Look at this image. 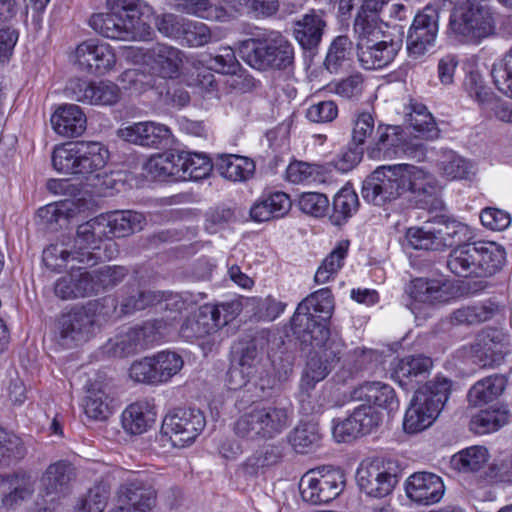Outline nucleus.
I'll return each mask as SVG.
<instances>
[{
    "mask_svg": "<svg viewBox=\"0 0 512 512\" xmlns=\"http://www.w3.org/2000/svg\"><path fill=\"white\" fill-rule=\"evenodd\" d=\"M432 175L408 164L383 165L376 168L363 181L361 194L365 201L383 206L410 193L417 202L436 194Z\"/></svg>",
    "mask_w": 512,
    "mask_h": 512,
    "instance_id": "f257e3e1",
    "label": "nucleus"
},
{
    "mask_svg": "<svg viewBox=\"0 0 512 512\" xmlns=\"http://www.w3.org/2000/svg\"><path fill=\"white\" fill-rule=\"evenodd\" d=\"M106 13L93 14L89 25L98 34L116 40H147L152 28L142 18L140 0H107Z\"/></svg>",
    "mask_w": 512,
    "mask_h": 512,
    "instance_id": "f03ea898",
    "label": "nucleus"
},
{
    "mask_svg": "<svg viewBox=\"0 0 512 512\" xmlns=\"http://www.w3.org/2000/svg\"><path fill=\"white\" fill-rule=\"evenodd\" d=\"M505 249L491 241H476L454 248L447 257V268L459 277L487 278L501 270Z\"/></svg>",
    "mask_w": 512,
    "mask_h": 512,
    "instance_id": "7ed1b4c3",
    "label": "nucleus"
},
{
    "mask_svg": "<svg viewBox=\"0 0 512 512\" xmlns=\"http://www.w3.org/2000/svg\"><path fill=\"white\" fill-rule=\"evenodd\" d=\"M494 30V18L484 0H459L450 12L447 35L458 43L477 44Z\"/></svg>",
    "mask_w": 512,
    "mask_h": 512,
    "instance_id": "20e7f679",
    "label": "nucleus"
},
{
    "mask_svg": "<svg viewBox=\"0 0 512 512\" xmlns=\"http://www.w3.org/2000/svg\"><path fill=\"white\" fill-rule=\"evenodd\" d=\"M240 54L249 66L259 71L289 70L295 58L292 43L276 31L243 41Z\"/></svg>",
    "mask_w": 512,
    "mask_h": 512,
    "instance_id": "39448f33",
    "label": "nucleus"
},
{
    "mask_svg": "<svg viewBox=\"0 0 512 512\" xmlns=\"http://www.w3.org/2000/svg\"><path fill=\"white\" fill-rule=\"evenodd\" d=\"M104 308L115 311L116 301L111 298L90 301L62 314L58 320V343L65 348H72L89 341L100 328Z\"/></svg>",
    "mask_w": 512,
    "mask_h": 512,
    "instance_id": "423d86ee",
    "label": "nucleus"
},
{
    "mask_svg": "<svg viewBox=\"0 0 512 512\" xmlns=\"http://www.w3.org/2000/svg\"><path fill=\"white\" fill-rule=\"evenodd\" d=\"M109 158V151L100 142L79 141L54 149L52 164L64 174L79 175L84 179L100 177Z\"/></svg>",
    "mask_w": 512,
    "mask_h": 512,
    "instance_id": "0eeeda50",
    "label": "nucleus"
},
{
    "mask_svg": "<svg viewBox=\"0 0 512 512\" xmlns=\"http://www.w3.org/2000/svg\"><path fill=\"white\" fill-rule=\"evenodd\" d=\"M291 423L290 411L275 403H258L233 423L235 435L247 440H268L286 430Z\"/></svg>",
    "mask_w": 512,
    "mask_h": 512,
    "instance_id": "6e6552de",
    "label": "nucleus"
},
{
    "mask_svg": "<svg viewBox=\"0 0 512 512\" xmlns=\"http://www.w3.org/2000/svg\"><path fill=\"white\" fill-rule=\"evenodd\" d=\"M401 474L396 460L376 457L361 462L356 481L359 489L368 496L383 498L392 493Z\"/></svg>",
    "mask_w": 512,
    "mask_h": 512,
    "instance_id": "1a4fd4ad",
    "label": "nucleus"
},
{
    "mask_svg": "<svg viewBox=\"0 0 512 512\" xmlns=\"http://www.w3.org/2000/svg\"><path fill=\"white\" fill-rule=\"evenodd\" d=\"M345 486L341 469L323 466L308 471L299 484L302 499L310 504L328 503L338 497Z\"/></svg>",
    "mask_w": 512,
    "mask_h": 512,
    "instance_id": "9d476101",
    "label": "nucleus"
},
{
    "mask_svg": "<svg viewBox=\"0 0 512 512\" xmlns=\"http://www.w3.org/2000/svg\"><path fill=\"white\" fill-rule=\"evenodd\" d=\"M206 425L203 412L195 408H176L163 419L161 433L175 447L192 444Z\"/></svg>",
    "mask_w": 512,
    "mask_h": 512,
    "instance_id": "9b49d317",
    "label": "nucleus"
},
{
    "mask_svg": "<svg viewBox=\"0 0 512 512\" xmlns=\"http://www.w3.org/2000/svg\"><path fill=\"white\" fill-rule=\"evenodd\" d=\"M345 344L342 339H333L327 348L312 349L306 357L302 372L300 389L309 393L316 384L323 381L340 361Z\"/></svg>",
    "mask_w": 512,
    "mask_h": 512,
    "instance_id": "f8f14e48",
    "label": "nucleus"
},
{
    "mask_svg": "<svg viewBox=\"0 0 512 512\" xmlns=\"http://www.w3.org/2000/svg\"><path fill=\"white\" fill-rule=\"evenodd\" d=\"M116 496L118 511L151 512L157 505L158 493L148 480L132 476L119 485Z\"/></svg>",
    "mask_w": 512,
    "mask_h": 512,
    "instance_id": "ddd939ff",
    "label": "nucleus"
},
{
    "mask_svg": "<svg viewBox=\"0 0 512 512\" xmlns=\"http://www.w3.org/2000/svg\"><path fill=\"white\" fill-rule=\"evenodd\" d=\"M439 30V13L430 6L418 12L409 28L407 50L411 57L419 58L435 46Z\"/></svg>",
    "mask_w": 512,
    "mask_h": 512,
    "instance_id": "4468645a",
    "label": "nucleus"
},
{
    "mask_svg": "<svg viewBox=\"0 0 512 512\" xmlns=\"http://www.w3.org/2000/svg\"><path fill=\"white\" fill-rule=\"evenodd\" d=\"M42 260L52 271H60L67 268L69 264L71 271H80L97 265L101 257L93 256L88 252H76L71 239L66 237L47 246L42 252Z\"/></svg>",
    "mask_w": 512,
    "mask_h": 512,
    "instance_id": "2eb2a0df",
    "label": "nucleus"
},
{
    "mask_svg": "<svg viewBox=\"0 0 512 512\" xmlns=\"http://www.w3.org/2000/svg\"><path fill=\"white\" fill-rule=\"evenodd\" d=\"M328 320L317 318L314 314L295 311L291 318V329L303 348H327L328 342L333 339H340L337 336H331L327 326Z\"/></svg>",
    "mask_w": 512,
    "mask_h": 512,
    "instance_id": "dca6fc26",
    "label": "nucleus"
},
{
    "mask_svg": "<svg viewBox=\"0 0 512 512\" xmlns=\"http://www.w3.org/2000/svg\"><path fill=\"white\" fill-rule=\"evenodd\" d=\"M35 480L25 471H16L0 476L1 505L15 511L30 501L35 492Z\"/></svg>",
    "mask_w": 512,
    "mask_h": 512,
    "instance_id": "f3484780",
    "label": "nucleus"
},
{
    "mask_svg": "<svg viewBox=\"0 0 512 512\" xmlns=\"http://www.w3.org/2000/svg\"><path fill=\"white\" fill-rule=\"evenodd\" d=\"M474 352L476 362L480 367L498 366L508 352L507 336L501 329L485 328L476 337Z\"/></svg>",
    "mask_w": 512,
    "mask_h": 512,
    "instance_id": "a211bd4d",
    "label": "nucleus"
},
{
    "mask_svg": "<svg viewBox=\"0 0 512 512\" xmlns=\"http://www.w3.org/2000/svg\"><path fill=\"white\" fill-rule=\"evenodd\" d=\"M382 422L381 414L370 406L360 405L344 420L333 426V435L339 442H346L359 435L370 433Z\"/></svg>",
    "mask_w": 512,
    "mask_h": 512,
    "instance_id": "6ab92c4d",
    "label": "nucleus"
},
{
    "mask_svg": "<svg viewBox=\"0 0 512 512\" xmlns=\"http://www.w3.org/2000/svg\"><path fill=\"white\" fill-rule=\"evenodd\" d=\"M75 56L81 69L96 75H104L116 63L112 48L96 39H89L79 44Z\"/></svg>",
    "mask_w": 512,
    "mask_h": 512,
    "instance_id": "aec40b11",
    "label": "nucleus"
},
{
    "mask_svg": "<svg viewBox=\"0 0 512 512\" xmlns=\"http://www.w3.org/2000/svg\"><path fill=\"white\" fill-rule=\"evenodd\" d=\"M68 90L73 99L90 105L112 106L121 98L118 85L108 80L98 82L76 80L71 82Z\"/></svg>",
    "mask_w": 512,
    "mask_h": 512,
    "instance_id": "412c9836",
    "label": "nucleus"
},
{
    "mask_svg": "<svg viewBox=\"0 0 512 512\" xmlns=\"http://www.w3.org/2000/svg\"><path fill=\"white\" fill-rule=\"evenodd\" d=\"M117 136L133 144L160 149L170 144L172 133L166 125L148 121L120 128Z\"/></svg>",
    "mask_w": 512,
    "mask_h": 512,
    "instance_id": "4be33fe9",
    "label": "nucleus"
},
{
    "mask_svg": "<svg viewBox=\"0 0 512 512\" xmlns=\"http://www.w3.org/2000/svg\"><path fill=\"white\" fill-rule=\"evenodd\" d=\"M402 46L401 40L390 36L356 45L360 65L367 70L381 69L393 62Z\"/></svg>",
    "mask_w": 512,
    "mask_h": 512,
    "instance_id": "5701e85b",
    "label": "nucleus"
},
{
    "mask_svg": "<svg viewBox=\"0 0 512 512\" xmlns=\"http://www.w3.org/2000/svg\"><path fill=\"white\" fill-rule=\"evenodd\" d=\"M405 133L401 126L380 124L376 136L367 146L366 152L371 159L391 160L401 157Z\"/></svg>",
    "mask_w": 512,
    "mask_h": 512,
    "instance_id": "b1692460",
    "label": "nucleus"
},
{
    "mask_svg": "<svg viewBox=\"0 0 512 512\" xmlns=\"http://www.w3.org/2000/svg\"><path fill=\"white\" fill-rule=\"evenodd\" d=\"M350 399L364 402L365 406L378 407L388 413L399 408V399L395 390L390 385L380 382H364L350 392Z\"/></svg>",
    "mask_w": 512,
    "mask_h": 512,
    "instance_id": "393cba45",
    "label": "nucleus"
},
{
    "mask_svg": "<svg viewBox=\"0 0 512 512\" xmlns=\"http://www.w3.org/2000/svg\"><path fill=\"white\" fill-rule=\"evenodd\" d=\"M146 58L151 71L167 80L179 76L184 54L176 47L157 43L147 51Z\"/></svg>",
    "mask_w": 512,
    "mask_h": 512,
    "instance_id": "a878e982",
    "label": "nucleus"
},
{
    "mask_svg": "<svg viewBox=\"0 0 512 512\" xmlns=\"http://www.w3.org/2000/svg\"><path fill=\"white\" fill-rule=\"evenodd\" d=\"M407 496L414 502L431 505L444 495V483L438 475L430 472H416L406 481Z\"/></svg>",
    "mask_w": 512,
    "mask_h": 512,
    "instance_id": "bb28decb",
    "label": "nucleus"
},
{
    "mask_svg": "<svg viewBox=\"0 0 512 512\" xmlns=\"http://www.w3.org/2000/svg\"><path fill=\"white\" fill-rule=\"evenodd\" d=\"M433 362L428 356L410 355L400 359L393 370V378L399 385L409 391L426 378L432 369Z\"/></svg>",
    "mask_w": 512,
    "mask_h": 512,
    "instance_id": "cd10ccee",
    "label": "nucleus"
},
{
    "mask_svg": "<svg viewBox=\"0 0 512 512\" xmlns=\"http://www.w3.org/2000/svg\"><path fill=\"white\" fill-rule=\"evenodd\" d=\"M98 218L106 239L126 237L141 230L145 221L143 214L130 210L111 211L98 215Z\"/></svg>",
    "mask_w": 512,
    "mask_h": 512,
    "instance_id": "c85d7f7f",
    "label": "nucleus"
},
{
    "mask_svg": "<svg viewBox=\"0 0 512 512\" xmlns=\"http://www.w3.org/2000/svg\"><path fill=\"white\" fill-rule=\"evenodd\" d=\"M450 391L451 381L447 378L436 377L419 387L411 401L438 416L449 398Z\"/></svg>",
    "mask_w": 512,
    "mask_h": 512,
    "instance_id": "c756f323",
    "label": "nucleus"
},
{
    "mask_svg": "<svg viewBox=\"0 0 512 512\" xmlns=\"http://www.w3.org/2000/svg\"><path fill=\"white\" fill-rule=\"evenodd\" d=\"M326 22L321 12L314 9L293 22V35L305 50H312L320 44Z\"/></svg>",
    "mask_w": 512,
    "mask_h": 512,
    "instance_id": "7c9ffc66",
    "label": "nucleus"
},
{
    "mask_svg": "<svg viewBox=\"0 0 512 512\" xmlns=\"http://www.w3.org/2000/svg\"><path fill=\"white\" fill-rule=\"evenodd\" d=\"M410 298L420 303H444L451 298V286L443 279L416 278L408 288Z\"/></svg>",
    "mask_w": 512,
    "mask_h": 512,
    "instance_id": "2f4dec72",
    "label": "nucleus"
},
{
    "mask_svg": "<svg viewBox=\"0 0 512 512\" xmlns=\"http://www.w3.org/2000/svg\"><path fill=\"white\" fill-rule=\"evenodd\" d=\"M50 122L55 132L65 137L79 136L86 129V117L75 104L60 106L51 116Z\"/></svg>",
    "mask_w": 512,
    "mask_h": 512,
    "instance_id": "473e14b6",
    "label": "nucleus"
},
{
    "mask_svg": "<svg viewBox=\"0 0 512 512\" xmlns=\"http://www.w3.org/2000/svg\"><path fill=\"white\" fill-rule=\"evenodd\" d=\"M290 208V197L278 191L261 196L250 208V216L257 222L269 221L285 216Z\"/></svg>",
    "mask_w": 512,
    "mask_h": 512,
    "instance_id": "72a5a7b5",
    "label": "nucleus"
},
{
    "mask_svg": "<svg viewBox=\"0 0 512 512\" xmlns=\"http://www.w3.org/2000/svg\"><path fill=\"white\" fill-rule=\"evenodd\" d=\"M215 167L221 176L233 182L250 180L256 169L255 162L252 159L235 154L218 155Z\"/></svg>",
    "mask_w": 512,
    "mask_h": 512,
    "instance_id": "f704fd0d",
    "label": "nucleus"
},
{
    "mask_svg": "<svg viewBox=\"0 0 512 512\" xmlns=\"http://www.w3.org/2000/svg\"><path fill=\"white\" fill-rule=\"evenodd\" d=\"M439 170L448 180L472 181L477 174L474 161L466 159L452 150H443L438 161Z\"/></svg>",
    "mask_w": 512,
    "mask_h": 512,
    "instance_id": "c9c22d12",
    "label": "nucleus"
},
{
    "mask_svg": "<svg viewBox=\"0 0 512 512\" xmlns=\"http://www.w3.org/2000/svg\"><path fill=\"white\" fill-rule=\"evenodd\" d=\"M156 421V412L147 402L130 404L122 413V425L132 435H140Z\"/></svg>",
    "mask_w": 512,
    "mask_h": 512,
    "instance_id": "e433bc0d",
    "label": "nucleus"
},
{
    "mask_svg": "<svg viewBox=\"0 0 512 512\" xmlns=\"http://www.w3.org/2000/svg\"><path fill=\"white\" fill-rule=\"evenodd\" d=\"M98 216L80 224L77 227L76 235L71 244L76 252H88L93 256H99L95 250L100 249V244L105 238Z\"/></svg>",
    "mask_w": 512,
    "mask_h": 512,
    "instance_id": "4c0bfd02",
    "label": "nucleus"
},
{
    "mask_svg": "<svg viewBox=\"0 0 512 512\" xmlns=\"http://www.w3.org/2000/svg\"><path fill=\"white\" fill-rule=\"evenodd\" d=\"M125 294L120 302V314L131 315L158 305L163 297L161 291L140 289L130 285L124 287Z\"/></svg>",
    "mask_w": 512,
    "mask_h": 512,
    "instance_id": "58836bf2",
    "label": "nucleus"
},
{
    "mask_svg": "<svg viewBox=\"0 0 512 512\" xmlns=\"http://www.w3.org/2000/svg\"><path fill=\"white\" fill-rule=\"evenodd\" d=\"M88 279V271L70 274L58 279L54 285V292L62 300H72L93 295V286Z\"/></svg>",
    "mask_w": 512,
    "mask_h": 512,
    "instance_id": "ea45409f",
    "label": "nucleus"
},
{
    "mask_svg": "<svg viewBox=\"0 0 512 512\" xmlns=\"http://www.w3.org/2000/svg\"><path fill=\"white\" fill-rule=\"evenodd\" d=\"M507 380L503 375L494 374L477 381L468 391V401L473 406L496 400L504 391Z\"/></svg>",
    "mask_w": 512,
    "mask_h": 512,
    "instance_id": "a19ab883",
    "label": "nucleus"
},
{
    "mask_svg": "<svg viewBox=\"0 0 512 512\" xmlns=\"http://www.w3.org/2000/svg\"><path fill=\"white\" fill-rule=\"evenodd\" d=\"M498 312V305L491 301L463 306L452 312L453 325L472 326L491 320Z\"/></svg>",
    "mask_w": 512,
    "mask_h": 512,
    "instance_id": "79ce46f5",
    "label": "nucleus"
},
{
    "mask_svg": "<svg viewBox=\"0 0 512 512\" xmlns=\"http://www.w3.org/2000/svg\"><path fill=\"white\" fill-rule=\"evenodd\" d=\"M75 477L72 464L60 460L50 464L41 477V484L46 494L62 492Z\"/></svg>",
    "mask_w": 512,
    "mask_h": 512,
    "instance_id": "37998d69",
    "label": "nucleus"
},
{
    "mask_svg": "<svg viewBox=\"0 0 512 512\" xmlns=\"http://www.w3.org/2000/svg\"><path fill=\"white\" fill-rule=\"evenodd\" d=\"M436 232L441 240V250L446 247L461 246L473 238L470 227L454 219H446L436 224Z\"/></svg>",
    "mask_w": 512,
    "mask_h": 512,
    "instance_id": "c03bdc74",
    "label": "nucleus"
},
{
    "mask_svg": "<svg viewBox=\"0 0 512 512\" xmlns=\"http://www.w3.org/2000/svg\"><path fill=\"white\" fill-rule=\"evenodd\" d=\"M322 434L313 421L300 422L290 433L289 441L297 453L305 454L320 446Z\"/></svg>",
    "mask_w": 512,
    "mask_h": 512,
    "instance_id": "a18cd8bd",
    "label": "nucleus"
},
{
    "mask_svg": "<svg viewBox=\"0 0 512 512\" xmlns=\"http://www.w3.org/2000/svg\"><path fill=\"white\" fill-rule=\"evenodd\" d=\"M489 460L488 450L483 446H471L451 457V467L463 473H475Z\"/></svg>",
    "mask_w": 512,
    "mask_h": 512,
    "instance_id": "49530a36",
    "label": "nucleus"
},
{
    "mask_svg": "<svg viewBox=\"0 0 512 512\" xmlns=\"http://www.w3.org/2000/svg\"><path fill=\"white\" fill-rule=\"evenodd\" d=\"M77 213L78 208L74 201L66 199L41 207L38 210V217L47 228L55 230L57 225L61 227V222L67 223Z\"/></svg>",
    "mask_w": 512,
    "mask_h": 512,
    "instance_id": "de8ad7c7",
    "label": "nucleus"
},
{
    "mask_svg": "<svg viewBox=\"0 0 512 512\" xmlns=\"http://www.w3.org/2000/svg\"><path fill=\"white\" fill-rule=\"evenodd\" d=\"M359 207V200L356 192L351 187H343L335 196L332 202V214L330 220L335 225H342Z\"/></svg>",
    "mask_w": 512,
    "mask_h": 512,
    "instance_id": "09e8293b",
    "label": "nucleus"
},
{
    "mask_svg": "<svg viewBox=\"0 0 512 512\" xmlns=\"http://www.w3.org/2000/svg\"><path fill=\"white\" fill-rule=\"evenodd\" d=\"M334 310V300L330 289L322 288L302 300L296 311L314 314L317 318L330 319Z\"/></svg>",
    "mask_w": 512,
    "mask_h": 512,
    "instance_id": "8fccbe9b",
    "label": "nucleus"
},
{
    "mask_svg": "<svg viewBox=\"0 0 512 512\" xmlns=\"http://www.w3.org/2000/svg\"><path fill=\"white\" fill-rule=\"evenodd\" d=\"M407 122L424 139L434 140L439 137L440 130L435 119L423 104H411V111L408 114Z\"/></svg>",
    "mask_w": 512,
    "mask_h": 512,
    "instance_id": "3c124183",
    "label": "nucleus"
},
{
    "mask_svg": "<svg viewBox=\"0 0 512 512\" xmlns=\"http://www.w3.org/2000/svg\"><path fill=\"white\" fill-rule=\"evenodd\" d=\"M353 30L356 35V45H362L365 41L373 42L382 38H388L381 30L379 15L358 11Z\"/></svg>",
    "mask_w": 512,
    "mask_h": 512,
    "instance_id": "603ef678",
    "label": "nucleus"
},
{
    "mask_svg": "<svg viewBox=\"0 0 512 512\" xmlns=\"http://www.w3.org/2000/svg\"><path fill=\"white\" fill-rule=\"evenodd\" d=\"M235 364L248 370V374H257L262 359V348L256 338L241 339L235 346Z\"/></svg>",
    "mask_w": 512,
    "mask_h": 512,
    "instance_id": "864d4df0",
    "label": "nucleus"
},
{
    "mask_svg": "<svg viewBox=\"0 0 512 512\" xmlns=\"http://www.w3.org/2000/svg\"><path fill=\"white\" fill-rule=\"evenodd\" d=\"M508 421V411L505 408L481 410L470 421V429L476 434L494 432Z\"/></svg>",
    "mask_w": 512,
    "mask_h": 512,
    "instance_id": "5fc2aeb1",
    "label": "nucleus"
},
{
    "mask_svg": "<svg viewBox=\"0 0 512 512\" xmlns=\"http://www.w3.org/2000/svg\"><path fill=\"white\" fill-rule=\"evenodd\" d=\"M128 274L124 266H103L97 270L88 272V279L93 286V294L111 289L121 283Z\"/></svg>",
    "mask_w": 512,
    "mask_h": 512,
    "instance_id": "6e6d98bb",
    "label": "nucleus"
},
{
    "mask_svg": "<svg viewBox=\"0 0 512 512\" xmlns=\"http://www.w3.org/2000/svg\"><path fill=\"white\" fill-rule=\"evenodd\" d=\"M352 41L346 35L337 36L330 44L324 65L331 73L338 72L349 60Z\"/></svg>",
    "mask_w": 512,
    "mask_h": 512,
    "instance_id": "4d7b16f0",
    "label": "nucleus"
},
{
    "mask_svg": "<svg viewBox=\"0 0 512 512\" xmlns=\"http://www.w3.org/2000/svg\"><path fill=\"white\" fill-rule=\"evenodd\" d=\"M405 238L408 245L417 250H441L436 226L410 227Z\"/></svg>",
    "mask_w": 512,
    "mask_h": 512,
    "instance_id": "13d9d810",
    "label": "nucleus"
},
{
    "mask_svg": "<svg viewBox=\"0 0 512 512\" xmlns=\"http://www.w3.org/2000/svg\"><path fill=\"white\" fill-rule=\"evenodd\" d=\"M104 348L110 356L122 358L136 353L143 346L134 329L130 328L127 332L109 339Z\"/></svg>",
    "mask_w": 512,
    "mask_h": 512,
    "instance_id": "bf43d9fd",
    "label": "nucleus"
},
{
    "mask_svg": "<svg viewBox=\"0 0 512 512\" xmlns=\"http://www.w3.org/2000/svg\"><path fill=\"white\" fill-rule=\"evenodd\" d=\"M84 412L87 417L98 421L106 420L109 417L111 414L110 401L102 387L93 386L88 390Z\"/></svg>",
    "mask_w": 512,
    "mask_h": 512,
    "instance_id": "052dcab7",
    "label": "nucleus"
},
{
    "mask_svg": "<svg viewBox=\"0 0 512 512\" xmlns=\"http://www.w3.org/2000/svg\"><path fill=\"white\" fill-rule=\"evenodd\" d=\"M110 485L106 482L96 483L89 489L80 502L76 512H103L110 499Z\"/></svg>",
    "mask_w": 512,
    "mask_h": 512,
    "instance_id": "680f3d73",
    "label": "nucleus"
},
{
    "mask_svg": "<svg viewBox=\"0 0 512 512\" xmlns=\"http://www.w3.org/2000/svg\"><path fill=\"white\" fill-rule=\"evenodd\" d=\"M436 418L437 416L411 401L404 416L403 429L406 433L416 434L428 428Z\"/></svg>",
    "mask_w": 512,
    "mask_h": 512,
    "instance_id": "e2e57ef3",
    "label": "nucleus"
},
{
    "mask_svg": "<svg viewBox=\"0 0 512 512\" xmlns=\"http://www.w3.org/2000/svg\"><path fill=\"white\" fill-rule=\"evenodd\" d=\"M25 453L21 439L0 428V465L9 466L22 459Z\"/></svg>",
    "mask_w": 512,
    "mask_h": 512,
    "instance_id": "0e129e2a",
    "label": "nucleus"
},
{
    "mask_svg": "<svg viewBox=\"0 0 512 512\" xmlns=\"http://www.w3.org/2000/svg\"><path fill=\"white\" fill-rule=\"evenodd\" d=\"M156 372L160 383L166 382L176 375L183 367V360L175 352L161 351L153 356Z\"/></svg>",
    "mask_w": 512,
    "mask_h": 512,
    "instance_id": "69168bd1",
    "label": "nucleus"
},
{
    "mask_svg": "<svg viewBox=\"0 0 512 512\" xmlns=\"http://www.w3.org/2000/svg\"><path fill=\"white\" fill-rule=\"evenodd\" d=\"M210 326L201 313L187 317L180 326L179 336L188 342L204 338L211 335Z\"/></svg>",
    "mask_w": 512,
    "mask_h": 512,
    "instance_id": "338daca9",
    "label": "nucleus"
},
{
    "mask_svg": "<svg viewBox=\"0 0 512 512\" xmlns=\"http://www.w3.org/2000/svg\"><path fill=\"white\" fill-rule=\"evenodd\" d=\"M283 454L279 446L264 445L256 450L246 461V466L253 472L260 468H266L277 464Z\"/></svg>",
    "mask_w": 512,
    "mask_h": 512,
    "instance_id": "774afa93",
    "label": "nucleus"
}]
</instances>
